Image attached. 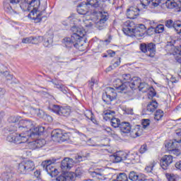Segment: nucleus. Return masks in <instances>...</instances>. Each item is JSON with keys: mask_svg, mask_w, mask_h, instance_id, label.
<instances>
[{"mask_svg": "<svg viewBox=\"0 0 181 181\" xmlns=\"http://www.w3.org/2000/svg\"><path fill=\"white\" fill-rule=\"evenodd\" d=\"M9 131H18V134H11L8 136L7 139L8 142H13V144H26L29 139H35L37 138L39 135H42L45 132L44 127H35V122L22 119L19 121L18 127L16 128L13 126Z\"/></svg>", "mask_w": 181, "mask_h": 181, "instance_id": "f257e3e1", "label": "nucleus"}, {"mask_svg": "<svg viewBox=\"0 0 181 181\" xmlns=\"http://www.w3.org/2000/svg\"><path fill=\"white\" fill-rule=\"evenodd\" d=\"M20 8L24 12H30L28 18L34 23L42 22V16L46 11V6H40V0H23Z\"/></svg>", "mask_w": 181, "mask_h": 181, "instance_id": "f03ea898", "label": "nucleus"}, {"mask_svg": "<svg viewBox=\"0 0 181 181\" xmlns=\"http://www.w3.org/2000/svg\"><path fill=\"white\" fill-rule=\"evenodd\" d=\"M146 28L144 24L135 25V23L127 21L124 23L123 32L127 36H136V37H143L145 35Z\"/></svg>", "mask_w": 181, "mask_h": 181, "instance_id": "7ed1b4c3", "label": "nucleus"}, {"mask_svg": "<svg viewBox=\"0 0 181 181\" xmlns=\"http://www.w3.org/2000/svg\"><path fill=\"white\" fill-rule=\"evenodd\" d=\"M122 81L121 79H117L116 81L115 82V86L116 90H117V93H122V91H125L127 88L132 86V81L134 80V78H131V75L127 74H123L122 76Z\"/></svg>", "mask_w": 181, "mask_h": 181, "instance_id": "20e7f679", "label": "nucleus"}, {"mask_svg": "<svg viewBox=\"0 0 181 181\" xmlns=\"http://www.w3.org/2000/svg\"><path fill=\"white\" fill-rule=\"evenodd\" d=\"M71 31L73 33L71 35V39L69 40L70 43H74V46L78 45L79 42H81L82 37L86 36V30L83 27H77L74 25L71 28Z\"/></svg>", "mask_w": 181, "mask_h": 181, "instance_id": "39448f33", "label": "nucleus"}, {"mask_svg": "<svg viewBox=\"0 0 181 181\" xmlns=\"http://www.w3.org/2000/svg\"><path fill=\"white\" fill-rule=\"evenodd\" d=\"M56 162V160H46L42 162L41 166L43 167V169L51 176V177H54L57 176L59 170L53 166V164Z\"/></svg>", "mask_w": 181, "mask_h": 181, "instance_id": "423d86ee", "label": "nucleus"}, {"mask_svg": "<svg viewBox=\"0 0 181 181\" xmlns=\"http://www.w3.org/2000/svg\"><path fill=\"white\" fill-rule=\"evenodd\" d=\"M115 115V111L107 110L103 112V117L105 121H110L111 125L113 128H118V127L121 125V121L119 119L114 117Z\"/></svg>", "mask_w": 181, "mask_h": 181, "instance_id": "0eeeda50", "label": "nucleus"}, {"mask_svg": "<svg viewBox=\"0 0 181 181\" xmlns=\"http://www.w3.org/2000/svg\"><path fill=\"white\" fill-rule=\"evenodd\" d=\"M62 175L57 177V181L69 180V158H64L61 162Z\"/></svg>", "mask_w": 181, "mask_h": 181, "instance_id": "6e6552de", "label": "nucleus"}, {"mask_svg": "<svg viewBox=\"0 0 181 181\" xmlns=\"http://www.w3.org/2000/svg\"><path fill=\"white\" fill-rule=\"evenodd\" d=\"M151 87V86H149L146 83H141V78L139 77H133L131 86L132 90H136V88H139V91L146 93Z\"/></svg>", "mask_w": 181, "mask_h": 181, "instance_id": "1a4fd4ad", "label": "nucleus"}, {"mask_svg": "<svg viewBox=\"0 0 181 181\" xmlns=\"http://www.w3.org/2000/svg\"><path fill=\"white\" fill-rule=\"evenodd\" d=\"M52 139L54 142H65L69 139V133L62 129L54 130L52 133Z\"/></svg>", "mask_w": 181, "mask_h": 181, "instance_id": "9d476101", "label": "nucleus"}, {"mask_svg": "<svg viewBox=\"0 0 181 181\" xmlns=\"http://www.w3.org/2000/svg\"><path fill=\"white\" fill-rule=\"evenodd\" d=\"M35 169V163L32 160H23L18 165V172L22 175L32 172Z\"/></svg>", "mask_w": 181, "mask_h": 181, "instance_id": "9b49d317", "label": "nucleus"}, {"mask_svg": "<svg viewBox=\"0 0 181 181\" xmlns=\"http://www.w3.org/2000/svg\"><path fill=\"white\" fill-rule=\"evenodd\" d=\"M20 1L21 0H10L11 4L5 3L4 5L5 12L11 15V16H16V15H19L18 9L16 7H13V5L17 6Z\"/></svg>", "mask_w": 181, "mask_h": 181, "instance_id": "f8f14e48", "label": "nucleus"}, {"mask_svg": "<svg viewBox=\"0 0 181 181\" xmlns=\"http://www.w3.org/2000/svg\"><path fill=\"white\" fill-rule=\"evenodd\" d=\"M117 98V92L112 88H106L105 93L103 95V100L107 104L114 101Z\"/></svg>", "mask_w": 181, "mask_h": 181, "instance_id": "ddd939ff", "label": "nucleus"}, {"mask_svg": "<svg viewBox=\"0 0 181 181\" xmlns=\"http://www.w3.org/2000/svg\"><path fill=\"white\" fill-rule=\"evenodd\" d=\"M8 122H12L13 124H11L9 127H8V131L9 133V134L7 136L6 140L8 141V137L11 136V135H14V136H16V135H18L19 134V132L17 130H9L11 129V128H13L14 127V128H19V122L18 124H16V122H18V121H19V117L18 116H11L10 117H8Z\"/></svg>", "mask_w": 181, "mask_h": 181, "instance_id": "4468645a", "label": "nucleus"}, {"mask_svg": "<svg viewBox=\"0 0 181 181\" xmlns=\"http://www.w3.org/2000/svg\"><path fill=\"white\" fill-rule=\"evenodd\" d=\"M140 50L143 53H149L148 54L150 57H153V54H155V52H156V45L153 42L145 44L142 43L140 45Z\"/></svg>", "mask_w": 181, "mask_h": 181, "instance_id": "2eb2a0df", "label": "nucleus"}, {"mask_svg": "<svg viewBox=\"0 0 181 181\" xmlns=\"http://www.w3.org/2000/svg\"><path fill=\"white\" fill-rule=\"evenodd\" d=\"M176 135L177 136H180V139L179 140H170L168 143L165 144V148L168 151H175L176 148H179L181 144V129H179L176 131Z\"/></svg>", "mask_w": 181, "mask_h": 181, "instance_id": "dca6fc26", "label": "nucleus"}, {"mask_svg": "<svg viewBox=\"0 0 181 181\" xmlns=\"http://www.w3.org/2000/svg\"><path fill=\"white\" fill-rule=\"evenodd\" d=\"M141 125L142 127L140 126H137L134 128V130L132 132L133 134H135L134 137L141 136L142 133L144 132V129H146L149 125H151V120L149 119H144L141 120ZM144 128V129H142Z\"/></svg>", "mask_w": 181, "mask_h": 181, "instance_id": "f3484780", "label": "nucleus"}, {"mask_svg": "<svg viewBox=\"0 0 181 181\" xmlns=\"http://www.w3.org/2000/svg\"><path fill=\"white\" fill-rule=\"evenodd\" d=\"M89 156V153L83 156H78L77 154L71 156V158H69V168H72L74 165H76V163H78V162L86 160Z\"/></svg>", "mask_w": 181, "mask_h": 181, "instance_id": "a211bd4d", "label": "nucleus"}, {"mask_svg": "<svg viewBox=\"0 0 181 181\" xmlns=\"http://www.w3.org/2000/svg\"><path fill=\"white\" fill-rule=\"evenodd\" d=\"M96 15L99 17V21L96 23V26L99 28V29H101V28L104 26V23L108 21L110 15L107 12L104 11L98 12Z\"/></svg>", "mask_w": 181, "mask_h": 181, "instance_id": "6ab92c4d", "label": "nucleus"}, {"mask_svg": "<svg viewBox=\"0 0 181 181\" xmlns=\"http://www.w3.org/2000/svg\"><path fill=\"white\" fill-rule=\"evenodd\" d=\"M127 155L126 163L135 165L141 162V156L138 154V152H129L127 153Z\"/></svg>", "mask_w": 181, "mask_h": 181, "instance_id": "aec40b11", "label": "nucleus"}, {"mask_svg": "<svg viewBox=\"0 0 181 181\" xmlns=\"http://www.w3.org/2000/svg\"><path fill=\"white\" fill-rule=\"evenodd\" d=\"M127 152L125 151H117L114 155L110 156V159L113 160L114 163H119L125 160L127 162Z\"/></svg>", "mask_w": 181, "mask_h": 181, "instance_id": "412c9836", "label": "nucleus"}, {"mask_svg": "<svg viewBox=\"0 0 181 181\" xmlns=\"http://www.w3.org/2000/svg\"><path fill=\"white\" fill-rule=\"evenodd\" d=\"M173 163V157L170 155H165L160 160V166L163 170H166Z\"/></svg>", "mask_w": 181, "mask_h": 181, "instance_id": "4be33fe9", "label": "nucleus"}, {"mask_svg": "<svg viewBox=\"0 0 181 181\" xmlns=\"http://www.w3.org/2000/svg\"><path fill=\"white\" fill-rule=\"evenodd\" d=\"M45 145H46V140L45 139H37L29 144L31 149H39L43 148Z\"/></svg>", "mask_w": 181, "mask_h": 181, "instance_id": "5701e85b", "label": "nucleus"}, {"mask_svg": "<svg viewBox=\"0 0 181 181\" xmlns=\"http://www.w3.org/2000/svg\"><path fill=\"white\" fill-rule=\"evenodd\" d=\"M76 11L79 15H87V13H90V11H88V6L86 2L79 4L77 6Z\"/></svg>", "mask_w": 181, "mask_h": 181, "instance_id": "b1692460", "label": "nucleus"}, {"mask_svg": "<svg viewBox=\"0 0 181 181\" xmlns=\"http://www.w3.org/2000/svg\"><path fill=\"white\" fill-rule=\"evenodd\" d=\"M42 37V40H41V42H42L43 46H45V47H52L53 45V36L50 35H45Z\"/></svg>", "mask_w": 181, "mask_h": 181, "instance_id": "393cba45", "label": "nucleus"}, {"mask_svg": "<svg viewBox=\"0 0 181 181\" xmlns=\"http://www.w3.org/2000/svg\"><path fill=\"white\" fill-rule=\"evenodd\" d=\"M139 15V9L136 7H130L127 9V16L129 19H135Z\"/></svg>", "mask_w": 181, "mask_h": 181, "instance_id": "a878e982", "label": "nucleus"}, {"mask_svg": "<svg viewBox=\"0 0 181 181\" xmlns=\"http://www.w3.org/2000/svg\"><path fill=\"white\" fill-rule=\"evenodd\" d=\"M158 108V102L156 100H152L148 103L146 109V114H152Z\"/></svg>", "mask_w": 181, "mask_h": 181, "instance_id": "bb28decb", "label": "nucleus"}, {"mask_svg": "<svg viewBox=\"0 0 181 181\" xmlns=\"http://www.w3.org/2000/svg\"><path fill=\"white\" fill-rule=\"evenodd\" d=\"M1 177L3 181H20L16 178V175L13 173H4L2 174Z\"/></svg>", "mask_w": 181, "mask_h": 181, "instance_id": "cd10ccee", "label": "nucleus"}, {"mask_svg": "<svg viewBox=\"0 0 181 181\" xmlns=\"http://www.w3.org/2000/svg\"><path fill=\"white\" fill-rule=\"evenodd\" d=\"M0 74L2 77H5L7 81L12 80L13 78V76L11 75L8 71H6V67L3 64H0Z\"/></svg>", "mask_w": 181, "mask_h": 181, "instance_id": "c85d7f7f", "label": "nucleus"}, {"mask_svg": "<svg viewBox=\"0 0 181 181\" xmlns=\"http://www.w3.org/2000/svg\"><path fill=\"white\" fill-rule=\"evenodd\" d=\"M131 124L129 122H122L120 124V131L122 134H129L131 132Z\"/></svg>", "mask_w": 181, "mask_h": 181, "instance_id": "c756f323", "label": "nucleus"}, {"mask_svg": "<svg viewBox=\"0 0 181 181\" xmlns=\"http://www.w3.org/2000/svg\"><path fill=\"white\" fill-rule=\"evenodd\" d=\"M164 4L168 9H173L177 6V3L175 0H165Z\"/></svg>", "mask_w": 181, "mask_h": 181, "instance_id": "7c9ffc66", "label": "nucleus"}, {"mask_svg": "<svg viewBox=\"0 0 181 181\" xmlns=\"http://www.w3.org/2000/svg\"><path fill=\"white\" fill-rule=\"evenodd\" d=\"M83 173L80 171V169H78L76 170L75 173H69V181H76V177H78V176H81Z\"/></svg>", "mask_w": 181, "mask_h": 181, "instance_id": "2f4dec72", "label": "nucleus"}, {"mask_svg": "<svg viewBox=\"0 0 181 181\" xmlns=\"http://www.w3.org/2000/svg\"><path fill=\"white\" fill-rule=\"evenodd\" d=\"M141 176H144V175H138L136 173L132 171L129 175V179H130L132 181H139V179H144V177L141 178Z\"/></svg>", "mask_w": 181, "mask_h": 181, "instance_id": "473e14b6", "label": "nucleus"}, {"mask_svg": "<svg viewBox=\"0 0 181 181\" xmlns=\"http://www.w3.org/2000/svg\"><path fill=\"white\" fill-rule=\"evenodd\" d=\"M163 115H164L163 110H158L155 112L154 119L156 121H160V119H162V118H163Z\"/></svg>", "mask_w": 181, "mask_h": 181, "instance_id": "72a5a7b5", "label": "nucleus"}, {"mask_svg": "<svg viewBox=\"0 0 181 181\" xmlns=\"http://www.w3.org/2000/svg\"><path fill=\"white\" fill-rule=\"evenodd\" d=\"M89 175L92 177H97L98 179H101L100 177H101V176H103V174H101V173H100V171L98 170H90Z\"/></svg>", "mask_w": 181, "mask_h": 181, "instance_id": "f704fd0d", "label": "nucleus"}, {"mask_svg": "<svg viewBox=\"0 0 181 181\" xmlns=\"http://www.w3.org/2000/svg\"><path fill=\"white\" fill-rule=\"evenodd\" d=\"M87 6H90L92 8H98L99 4H98V0H87L86 2Z\"/></svg>", "mask_w": 181, "mask_h": 181, "instance_id": "c9c22d12", "label": "nucleus"}, {"mask_svg": "<svg viewBox=\"0 0 181 181\" xmlns=\"http://www.w3.org/2000/svg\"><path fill=\"white\" fill-rule=\"evenodd\" d=\"M112 181H128V177L127 174L122 173L117 175V179Z\"/></svg>", "mask_w": 181, "mask_h": 181, "instance_id": "e433bc0d", "label": "nucleus"}, {"mask_svg": "<svg viewBox=\"0 0 181 181\" xmlns=\"http://www.w3.org/2000/svg\"><path fill=\"white\" fill-rule=\"evenodd\" d=\"M175 32L178 34L180 35L181 33V21H177L174 22V28Z\"/></svg>", "mask_w": 181, "mask_h": 181, "instance_id": "4c0bfd02", "label": "nucleus"}, {"mask_svg": "<svg viewBox=\"0 0 181 181\" xmlns=\"http://www.w3.org/2000/svg\"><path fill=\"white\" fill-rule=\"evenodd\" d=\"M42 40H43V38L42 37V36L31 37V44L32 45H37V44L42 42Z\"/></svg>", "mask_w": 181, "mask_h": 181, "instance_id": "58836bf2", "label": "nucleus"}, {"mask_svg": "<svg viewBox=\"0 0 181 181\" xmlns=\"http://www.w3.org/2000/svg\"><path fill=\"white\" fill-rule=\"evenodd\" d=\"M150 4H151V6L156 8V6H159L160 4H161L162 5H165V1H163V0H151Z\"/></svg>", "mask_w": 181, "mask_h": 181, "instance_id": "ea45409f", "label": "nucleus"}, {"mask_svg": "<svg viewBox=\"0 0 181 181\" xmlns=\"http://www.w3.org/2000/svg\"><path fill=\"white\" fill-rule=\"evenodd\" d=\"M156 165V162L152 161L148 165H147L145 168L146 172H147L148 173H151V172L153 170V168H155Z\"/></svg>", "mask_w": 181, "mask_h": 181, "instance_id": "a19ab883", "label": "nucleus"}, {"mask_svg": "<svg viewBox=\"0 0 181 181\" xmlns=\"http://www.w3.org/2000/svg\"><path fill=\"white\" fill-rule=\"evenodd\" d=\"M82 25L85 26V28H91L93 26V21L88 18V19H83Z\"/></svg>", "mask_w": 181, "mask_h": 181, "instance_id": "79ce46f5", "label": "nucleus"}, {"mask_svg": "<svg viewBox=\"0 0 181 181\" xmlns=\"http://www.w3.org/2000/svg\"><path fill=\"white\" fill-rule=\"evenodd\" d=\"M93 115V112H91L90 110H86L85 117H86L88 119H90L92 122H95V119H94V117Z\"/></svg>", "mask_w": 181, "mask_h": 181, "instance_id": "37998d69", "label": "nucleus"}, {"mask_svg": "<svg viewBox=\"0 0 181 181\" xmlns=\"http://www.w3.org/2000/svg\"><path fill=\"white\" fill-rule=\"evenodd\" d=\"M148 98L149 100H152L155 95H156V93H155V89L151 86V88H148Z\"/></svg>", "mask_w": 181, "mask_h": 181, "instance_id": "c03bdc74", "label": "nucleus"}, {"mask_svg": "<svg viewBox=\"0 0 181 181\" xmlns=\"http://www.w3.org/2000/svg\"><path fill=\"white\" fill-rule=\"evenodd\" d=\"M165 177H167L168 181H177V175L172 173H167L165 174Z\"/></svg>", "mask_w": 181, "mask_h": 181, "instance_id": "a18cd8bd", "label": "nucleus"}, {"mask_svg": "<svg viewBox=\"0 0 181 181\" xmlns=\"http://www.w3.org/2000/svg\"><path fill=\"white\" fill-rule=\"evenodd\" d=\"M163 30H165V26L162 24L157 25L155 28L156 33H163Z\"/></svg>", "mask_w": 181, "mask_h": 181, "instance_id": "49530a36", "label": "nucleus"}, {"mask_svg": "<svg viewBox=\"0 0 181 181\" xmlns=\"http://www.w3.org/2000/svg\"><path fill=\"white\" fill-rule=\"evenodd\" d=\"M60 109H61L60 106L56 105H52V107H51L52 111H53V112H55V114H58V115L60 112Z\"/></svg>", "mask_w": 181, "mask_h": 181, "instance_id": "de8ad7c7", "label": "nucleus"}, {"mask_svg": "<svg viewBox=\"0 0 181 181\" xmlns=\"http://www.w3.org/2000/svg\"><path fill=\"white\" fill-rule=\"evenodd\" d=\"M119 64H121V58H119L117 59H115L113 61L112 65L113 66V69H115L117 67H118V66H119Z\"/></svg>", "mask_w": 181, "mask_h": 181, "instance_id": "09e8293b", "label": "nucleus"}, {"mask_svg": "<svg viewBox=\"0 0 181 181\" xmlns=\"http://www.w3.org/2000/svg\"><path fill=\"white\" fill-rule=\"evenodd\" d=\"M165 26L167 28H175V22L172 20H168L165 23Z\"/></svg>", "mask_w": 181, "mask_h": 181, "instance_id": "8fccbe9b", "label": "nucleus"}, {"mask_svg": "<svg viewBox=\"0 0 181 181\" xmlns=\"http://www.w3.org/2000/svg\"><path fill=\"white\" fill-rule=\"evenodd\" d=\"M58 115H64V117L67 116V109L61 107Z\"/></svg>", "mask_w": 181, "mask_h": 181, "instance_id": "3c124183", "label": "nucleus"}, {"mask_svg": "<svg viewBox=\"0 0 181 181\" xmlns=\"http://www.w3.org/2000/svg\"><path fill=\"white\" fill-rule=\"evenodd\" d=\"M146 151H148V146L146 144H144L143 146H141L139 149L140 153H145Z\"/></svg>", "mask_w": 181, "mask_h": 181, "instance_id": "603ef678", "label": "nucleus"}, {"mask_svg": "<svg viewBox=\"0 0 181 181\" xmlns=\"http://www.w3.org/2000/svg\"><path fill=\"white\" fill-rule=\"evenodd\" d=\"M94 84H95V79H94V78H92L88 83V86L91 88V90H93V88H94Z\"/></svg>", "mask_w": 181, "mask_h": 181, "instance_id": "864d4df0", "label": "nucleus"}, {"mask_svg": "<svg viewBox=\"0 0 181 181\" xmlns=\"http://www.w3.org/2000/svg\"><path fill=\"white\" fill-rule=\"evenodd\" d=\"M22 43H32V37L23 38L22 40Z\"/></svg>", "mask_w": 181, "mask_h": 181, "instance_id": "5fc2aeb1", "label": "nucleus"}, {"mask_svg": "<svg viewBox=\"0 0 181 181\" xmlns=\"http://www.w3.org/2000/svg\"><path fill=\"white\" fill-rule=\"evenodd\" d=\"M140 2L143 6H148L151 4V0H140Z\"/></svg>", "mask_w": 181, "mask_h": 181, "instance_id": "6e6d98bb", "label": "nucleus"}, {"mask_svg": "<svg viewBox=\"0 0 181 181\" xmlns=\"http://www.w3.org/2000/svg\"><path fill=\"white\" fill-rule=\"evenodd\" d=\"M62 45L65 47H68V46H69V37H65L62 40Z\"/></svg>", "mask_w": 181, "mask_h": 181, "instance_id": "4d7b16f0", "label": "nucleus"}, {"mask_svg": "<svg viewBox=\"0 0 181 181\" xmlns=\"http://www.w3.org/2000/svg\"><path fill=\"white\" fill-rule=\"evenodd\" d=\"M40 175H41V173H40V170H37L34 173V176H35V177H37V179H40Z\"/></svg>", "mask_w": 181, "mask_h": 181, "instance_id": "13d9d810", "label": "nucleus"}, {"mask_svg": "<svg viewBox=\"0 0 181 181\" xmlns=\"http://www.w3.org/2000/svg\"><path fill=\"white\" fill-rule=\"evenodd\" d=\"M175 168L176 169H177L178 170H181V160L180 161H177L175 163Z\"/></svg>", "mask_w": 181, "mask_h": 181, "instance_id": "bf43d9fd", "label": "nucleus"}, {"mask_svg": "<svg viewBox=\"0 0 181 181\" xmlns=\"http://www.w3.org/2000/svg\"><path fill=\"white\" fill-rule=\"evenodd\" d=\"M175 47V46H173V45L168 43L166 46V49H169V52H173V49Z\"/></svg>", "mask_w": 181, "mask_h": 181, "instance_id": "052dcab7", "label": "nucleus"}, {"mask_svg": "<svg viewBox=\"0 0 181 181\" xmlns=\"http://www.w3.org/2000/svg\"><path fill=\"white\" fill-rule=\"evenodd\" d=\"M107 54H109V56H110V57H114V56H115V52L112 51V50H107Z\"/></svg>", "mask_w": 181, "mask_h": 181, "instance_id": "680f3d73", "label": "nucleus"}, {"mask_svg": "<svg viewBox=\"0 0 181 181\" xmlns=\"http://www.w3.org/2000/svg\"><path fill=\"white\" fill-rule=\"evenodd\" d=\"M103 45H110L111 43V37H109V39L105 40V41H103Z\"/></svg>", "mask_w": 181, "mask_h": 181, "instance_id": "e2e57ef3", "label": "nucleus"}, {"mask_svg": "<svg viewBox=\"0 0 181 181\" xmlns=\"http://www.w3.org/2000/svg\"><path fill=\"white\" fill-rule=\"evenodd\" d=\"M177 52H179V54H180V55L177 57V62L178 63H180V64H181V49H177Z\"/></svg>", "mask_w": 181, "mask_h": 181, "instance_id": "0e129e2a", "label": "nucleus"}, {"mask_svg": "<svg viewBox=\"0 0 181 181\" xmlns=\"http://www.w3.org/2000/svg\"><path fill=\"white\" fill-rule=\"evenodd\" d=\"M54 87L56 88H58L59 90H63V86H62L59 83H54Z\"/></svg>", "mask_w": 181, "mask_h": 181, "instance_id": "69168bd1", "label": "nucleus"}, {"mask_svg": "<svg viewBox=\"0 0 181 181\" xmlns=\"http://www.w3.org/2000/svg\"><path fill=\"white\" fill-rule=\"evenodd\" d=\"M5 95V90L0 88V97H2V95Z\"/></svg>", "mask_w": 181, "mask_h": 181, "instance_id": "338daca9", "label": "nucleus"}, {"mask_svg": "<svg viewBox=\"0 0 181 181\" xmlns=\"http://www.w3.org/2000/svg\"><path fill=\"white\" fill-rule=\"evenodd\" d=\"M105 131L107 132V134H110V132H111V129L110 127H105Z\"/></svg>", "mask_w": 181, "mask_h": 181, "instance_id": "774afa93", "label": "nucleus"}]
</instances>
